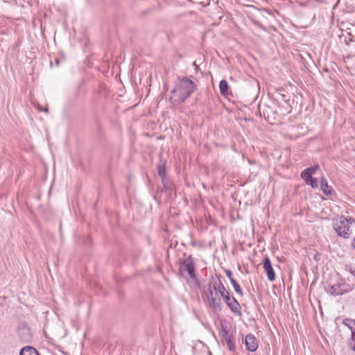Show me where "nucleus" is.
I'll return each instance as SVG.
<instances>
[{
	"instance_id": "8",
	"label": "nucleus",
	"mask_w": 355,
	"mask_h": 355,
	"mask_svg": "<svg viewBox=\"0 0 355 355\" xmlns=\"http://www.w3.org/2000/svg\"><path fill=\"white\" fill-rule=\"evenodd\" d=\"M245 345L246 349L250 352H254L258 347V342L254 336L250 334L245 336Z\"/></svg>"
},
{
	"instance_id": "4",
	"label": "nucleus",
	"mask_w": 355,
	"mask_h": 355,
	"mask_svg": "<svg viewBox=\"0 0 355 355\" xmlns=\"http://www.w3.org/2000/svg\"><path fill=\"white\" fill-rule=\"evenodd\" d=\"M186 272L189 275L191 279L197 280L195 262L191 255L180 261V273L183 277Z\"/></svg>"
},
{
	"instance_id": "18",
	"label": "nucleus",
	"mask_w": 355,
	"mask_h": 355,
	"mask_svg": "<svg viewBox=\"0 0 355 355\" xmlns=\"http://www.w3.org/2000/svg\"><path fill=\"white\" fill-rule=\"evenodd\" d=\"M350 323L355 324V320L353 319H350V318H345L343 321V324L347 326L350 329V330L352 331L354 330H353L352 327H350V325H349Z\"/></svg>"
},
{
	"instance_id": "22",
	"label": "nucleus",
	"mask_w": 355,
	"mask_h": 355,
	"mask_svg": "<svg viewBox=\"0 0 355 355\" xmlns=\"http://www.w3.org/2000/svg\"><path fill=\"white\" fill-rule=\"evenodd\" d=\"M64 58H55V64L56 66H59L60 63V62H64Z\"/></svg>"
},
{
	"instance_id": "5",
	"label": "nucleus",
	"mask_w": 355,
	"mask_h": 355,
	"mask_svg": "<svg viewBox=\"0 0 355 355\" xmlns=\"http://www.w3.org/2000/svg\"><path fill=\"white\" fill-rule=\"evenodd\" d=\"M333 227L338 236L345 239L349 238L350 233L349 232V226L347 225V218L342 216L333 223Z\"/></svg>"
},
{
	"instance_id": "25",
	"label": "nucleus",
	"mask_w": 355,
	"mask_h": 355,
	"mask_svg": "<svg viewBox=\"0 0 355 355\" xmlns=\"http://www.w3.org/2000/svg\"><path fill=\"white\" fill-rule=\"evenodd\" d=\"M347 225L352 224L355 223V219L354 218L349 217V218H347Z\"/></svg>"
},
{
	"instance_id": "14",
	"label": "nucleus",
	"mask_w": 355,
	"mask_h": 355,
	"mask_svg": "<svg viewBox=\"0 0 355 355\" xmlns=\"http://www.w3.org/2000/svg\"><path fill=\"white\" fill-rule=\"evenodd\" d=\"M231 284L233 286L235 292L239 294V295L242 296L243 295V291L241 288L240 285L238 284V282L234 279H231Z\"/></svg>"
},
{
	"instance_id": "27",
	"label": "nucleus",
	"mask_w": 355,
	"mask_h": 355,
	"mask_svg": "<svg viewBox=\"0 0 355 355\" xmlns=\"http://www.w3.org/2000/svg\"><path fill=\"white\" fill-rule=\"evenodd\" d=\"M37 109H38V110H40V111H43L42 107L41 106H40V105L37 107Z\"/></svg>"
},
{
	"instance_id": "12",
	"label": "nucleus",
	"mask_w": 355,
	"mask_h": 355,
	"mask_svg": "<svg viewBox=\"0 0 355 355\" xmlns=\"http://www.w3.org/2000/svg\"><path fill=\"white\" fill-rule=\"evenodd\" d=\"M220 92L222 96H226L229 94V86L225 80H222L219 83Z\"/></svg>"
},
{
	"instance_id": "21",
	"label": "nucleus",
	"mask_w": 355,
	"mask_h": 355,
	"mask_svg": "<svg viewBox=\"0 0 355 355\" xmlns=\"http://www.w3.org/2000/svg\"><path fill=\"white\" fill-rule=\"evenodd\" d=\"M338 285L340 286V289L341 290H346V293L348 291L351 290L349 288V286L347 284H346V283L338 284Z\"/></svg>"
},
{
	"instance_id": "2",
	"label": "nucleus",
	"mask_w": 355,
	"mask_h": 355,
	"mask_svg": "<svg viewBox=\"0 0 355 355\" xmlns=\"http://www.w3.org/2000/svg\"><path fill=\"white\" fill-rule=\"evenodd\" d=\"M214 290H218V293H220V296L224 300L227 306L230 309V310L239 315H241V307L239 302L235 299L234 297L232 296L230 292L226 289L220 279V277H217V282H214L213 286Z\"/></svg>"
},
{
	"instance_id": "13",
	"label": "nucleus",
	"mask_w": 355,
	"mask_h": 355,
	"mask_svg": "<svg viewBox=\"0 0 355 355\" xmlns=\"http://www.w3.org/2000/svg\"><path fill=\"white\" fill-rule=\"evenodd\" d=\"M330 293L332 295H340L345 293L346 290H341L340 286H339L338 284H336L331 286Z\"/></svg>"
},
{
	"instance_id": "10",
	"label": "nucleus",
	"mask_w": 355,
	"mask_h": 355,
	"mask_svg": "<svg viewBox=\"0 0 355 355\" xmlns=\"http://www.w3.org/2000/svg\"><path fill=\"white\" fill-rule=\"evenodd\" d=\"M157 173L161 177L162 180L164 181L166 178V162L162 160L157 164Z\"/></svg>"
},
{
	"instance_id": "7",
	"label": "nucleus",
	"mask_w": 355,
	"mask_h": 355,
	"mask_svg": "<svg viewBox=\"0 0 355 355\" xmlns=\"http://www.w3.org/2000/svg\"><path fill=\"white\" fill-rule=\"evenodd\" d=\"M263 267L266 273L268 279L270 282H273L275 279V272L272 268L271 261L268 257H266L263 260Z\"/></svg>"
},
{
	"instance_id": "20",
	"label": "nucleus",
	"mask_w": 355,
	"mask_h": 355,
	"mask_svg": "<svg viewBox=\"0 0 355 355\" xmlns=\"http://www.w3.org/2000/svg\"><path fill=\"white\" fill-rule=\"evenodd\" d=\"M345 270L350 272L355 277V268L352 265H346Z\"/></svg>"
},
{
	"instance_id": "28",
	"label": "nucleus",
	"mask_w": 355,
	"mask_h": 355,
	"mask_svg": "<svg viewBox=\"0 0 355 355\" xmlns=\"http://www.w3.org/2000/svg\"><path fill=\"white\" fill-rule=\"evenodd\" d=\"M43 111H44L45 112H49V109L47 107L43 109Z\"/></svg>"
},
{
	"instance_id": "1",
	"label": "nucleus",
	"mask_w": 355,
	"mask_h": 355,
	"mask_svg": "<svg viewBox=\"0 0 355 355\" xmlns=\"http://www.w3.org/2000/svg\"><path fill=\"white\" fill-rule=\"evenodd\" d=\"M192 76H178L171 93L173 96L169 98L174 105L181 104L197 89V85L191 80Z\"/></svg>"
},
{
	"instance_id": "6",
	"label": "nucleus",
	"mask_w": 355,
	"mask_h": 355,
	"mask_svg": "<svg viewBox=\"0 0 355 355\" xmlns=\"http://www.w3.org/2000/svg\"><path fill=\"white\" fill-rule=\"evenodd\" d=\"M220 335L223 340L225 341L228 349L232 352H234L236 347L234 343V336L232 333L229 332L227 326L223 324H221Z\"/></svg>"
},
{
	"instance_id": "24",
	"label": "nucleus",
	"mask_w": 355,
	"mask_h": 355,
	"mask_svg": "<svg viewBox=\"0 0 355 355\" xmlns=\"http://www.w3.org/2000/svg\"><path fill=\"white\" fill-rule=\"evenodd\" d=\"M225 274H226L227 277L229 278V279H230V282H231V279H234V278L232 277V271H231V270H225Z\"/></svg>"
},
{
	"instance_id": "9",
	"label": "nucleus",
	"mask_w": 355,
	"mask_h": 355,
	"mask_svg": "<svg viewBox=\"0 0 355 355\" xmlns=\"http://www.w3.org/2000/svg\"><path fill=\"white\" fill-rule=\"evenodd\" d=\"M320 189L326 196H329L332 193V188L329 186L327 181L324 178H322L320 180Z\"/></svg>"
},
{
	"instance_id": "16",
	"label": "nucleus",
	"mask_w": 355,
	"mask_h": 355,
	"mask_svg": "<svg viewBox=\"0 0 355 355\" xmlns=\"http://www.w3.org/2000/svg\"><path fill=\"white\" fill-rule=\"evenodd\" d=\"M301 177L304 180L305 182H308V181L312 178V175L305 169L302 172Z\"/></svg>"
},
{
	"instance_id": "3",
	"label": "nucleus",
	"mask_w": 355,
	"mask_h": 355,
	"mask_svg": "<svg viewBox=\"0 0 355 355\" xmlns=\"http://www.w3.org/2000/svg\"><path fill=\"white\" fill-rule=\"evenodd\" d=\"M213 282H210L205 286L207 304L214 313H219L222 310V302L220 298L218 297V292H214L215 290L213 288Z\"/></svg>"
},
{
	"instance_id": "23",
	"label": "nucleus",
	"mask_w": 355,
	"mask_h": 355,
	"mask_svg": "<svg viewBox=\"0 0 355 355\" xmlns=\"http://www.w3.org/2000/svg\"><path fill=\"white\" fill-rule=\"evenodd\" d=\"M162 184H163L164 189L165 191L171 189L170 186L166 183V178L164 179V181L162 180Z\"/></svg>"
},
{
	"instance_id": "15",
	"label": "nucleus",
	"mask_w": 355,
	"mask_h": 355,
	"mask_svg": "<svg viewBox=\"0 0 355 355\" xmlns=\"http://www.w3.org/2000/svg\"><path fill=\"white\" fill-rule=\"evenodd\" d=\"M349 347L355 351V331H352V340L348 343Z\"/></svg>"
},
{
	"instance_id": "11",
	"label": "nucleus",
	"mask_w": 355,
	"mask_h": 355,
	"mask_svg": "<svg viewBox=\"0 0 355 355\" xmlns=\"http://www.w3.org/2000/svg\"><path fill=\"white\" fill-rule=\"evenodd\" d=\"M20 355H40L37 351L33 347L26 346L20 351Z\"/></svg>"
},
{
	"instance_id": "17",
	"label": "nucleus",
	"mask_w": 355,
	"mask_h": 355,
	"mask_svg": "<svg viewBox=\"0 0 355 355\" xmlns=\"http://www.w3.org/2000/svg\"><path fill=\"white\" fill-rule=\"evenodd\" d=\"M306 183L311 185V187L313 189H315L318 187V180L313 177L308 181V182Z\"/></svg>"
},
{
	"instance_id": "19",
	"label": "nucleus",
	"mask_w": 355,
	"mask_h": 355,
	"mask_svg": "<svg viewBox=\"0 0 355 355\" xmlns=\"http://www.w3.org/2000/svg\"><path fill=\"white\" fill-rule=\"evenodd\" d=\"M319 168L318 164H315L311 167L306 168V171H308L311 175L315 173V171Z\"/></svg>"
},
{
	"instance_id": "26",
	"label": "nucleus",
	"mask_w": 355,
	"mask_h": 355,
	"mask_svg": "<svg viewBox=\"0 0 355 355\" xmlns=\"http://www.w3.org/2000/svg\"><path fill=\"white\" fill-rule=\"evenodd\" d=\"M352 247L355 250V237L353 239L352 242Z\"/></svg>"
}]
</instances>
